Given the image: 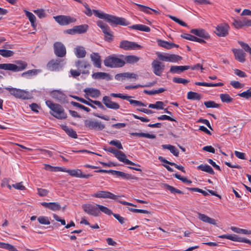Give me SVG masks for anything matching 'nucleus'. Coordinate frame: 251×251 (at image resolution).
Here are the masks:
<instances>
[{
    "instance_id": "32",
    "label": "nucleus",
    "mask_w": 251,
    "mask_h": 251,
    "mask_svg": "<svg viewBox=\"0 0 251 251\" xmlns=\"http://www.w3.org/2000/svg\"><path fill=\"white\" fill-rule=\"evenodd\" d=\"M26 16L28 18L29 20L31 25L34 28H35L37 24H36V17L31 12H29L27 10H24Z\"/></svg>"
},
{
    "instance_id": "51",
    "label": "nucleus",
    "mask_w": 251,
    "mask_h": 251,
    "mask_svg": "<svg viewBox=\"0 0 251 251\" xmlns=\"http://www.w3.org/2000/svg\"><path fill=\"white\" fill-rule=\"evenodd\" d=\"M238 43L245 51L251 55V48L248 44L240 41H238Z\"/></svg>"
},
{
    "instance_id": "44",
    "label": "nucleus",
    "mask_w": 251,
    "mask_h": 251,
    "mask_svg": "<svg viewBox=\"0 0 251 251\" xmlns=\"http://www.w3.org/2000/svg\"><path fill=\"white\" fill-rule=\"evenodd\" d=\"M164 103L161 101H157L154 104H150L149 108L156 109H164Z\"/></svg>"
},
{
    "instance_id": "59",
    "label": "nucleus",
    "mask_w": 251,
    "mask_h": 251,
    "mask_svg": "<svg viewBox=\"0 0 251 251\" xmlns=\"http://www.w3.org/2000/svg\"><path fill=\"white\" fill-rule=\"evenodd\" d=\"M109 144L116 147L119 150L123 149L122 145L119 140H112L109 142Z\"/></svg>"
},
{
    "instance_id": "6",
    "label": "nucleus",
    "mask_w": 251,
    "mask_h": 251,
    "mask_svg": "<svg viewBox=\"0 0 251 251\" xmlns=\"http://www.w3.org/2000/svg\"><path fill=\"white\" fill-rule=\"evenodd\" d=\"M85 126L90 129L96 130H102L105 126L101 122L94 121L92 120H86L84 121Z\"/></svg>"
},
{
    "instance_id": "14",
    "label": "nucleus",
    "mask_w": 251,
    "mask_h": 251,
    "mask_svg": "<svg viewBox=\"0 0 251 251\" xmlns=\"http://www.w3.org/2000/svg\"><path fill=\"white\" fill-rule=\"evenodd\" d=\"M63 60L60 59H53L47 64L48 69L51 71L58 70L63 65Z\"/></svg>"
},
{
    "instance_id": "5",
    "label": "nucleus",
    "mask_w": 251,
    "mask_h": 251,
    "mask_svg": "<svg viewBox=\"0 0 251 251\" xmlns=\"http://www.w3.org/2000/svg\"><path fill=\"white\" fill-rule=\"evenodd\" d=\"M103 63L107 67L116 68L123 67L125 65V61L115 55H111L105 58Z\"/></svg>"
},
{
    "instance_id": "34",
    "label": "nucleus",
    "mask_w": 251,
    "mask_h": 251,
    "mask_svg": "<svg viewBox=\"0 0 251 251\" xmlns=\"http://www.w3.org/2000/svg\"><path fill=\"white\" fill-rule=\"evenodd\" d=\"M75 28L76 34H83L87 31L89 28V26L86 24L75 25Z\"/></svg>"
},
{
    "instance_id": "24",
    "label": "nucleus",
    "mask_w": 251,
    "mask_h": 251,
    "mask_svg": "<svg viewBox=\"0 0 251 251\" xmlns=\"http://www.w3.org/2000/svg\"><path fill=\"white\" fill-rule=\"evenodd\" d=\"M41 204L44 207L54 211L59 210L61 209V206L58 202H43Z\"/></svg>"
},
{
    "instance_id": "29",
    "label": "nucleus",
    "mask_w": 251,
    "mask_h": 251,
    "mask_svg": "<svg viewBox=\"0 0 251 251\" xmlns=\"http://www.w3.org/2000/svg\"><path fill=\"white\" fill-rule=\"evenodd\" d=\"M198 170L209 173L210 175H214L215 172L211 167L207 164H201L197 167Z\"/></svg>"
},
{
    "instance_id": "61",
    "label": "nucleus",
    "mask_w": 251,
    "mask_h": 251,
    "mask_svg": "<svg viewBox=\"0 0 251 251\" xmlns=\"http://www.w3.org/2000/svg\"><path fill=\"white\" fill-rule=\"evenodd\" d=\"M158 120H168L170 121H174V122H176V121L171 117L169 116L166 115H162L157 118Z\"/></svg>"
},
{
    "instance_id": "27",
    "label": "nucleus",
    "mask_w": 251,
    "mask_h": 251,
    "mask_svg": "<svg viewBox=\"0 0 251 251\" xmlns=\"http://www.w3.org/2000/svg\"><path fill=\"white\" fill-rule=\"evenodd\" d=\"M121 56L124 58L123 60L125 61V63L134 64L139 60L138 57L133 55L126 56L122 55Z\"/></svg>"
},
{
    "instance_id": "12",
    "label": "nucleus",
    "mask_w": 251,
    "mask_h": 251,
    "mask_svg": "<svg viewBox=\"0 0 251 251\" xmlns=\"http://www.w3.org/2000/svg\"><path fill=\"white\" fill-rule=\"evenodd\" d=\"M92 196L97 198L110 199L116 200L119 197L114 194L105 191H99L92 195Z\"/></svg>"
},
{
    "instance_id": "62",
    "label": "nucleus",
    "mask_w": 251,
    "mask_h": 251,
    "mask_svg": "<svg viewBox=\"0 0 251 251\" xmlns=\"http://www.w3.org/2000/svg\"><path fill=\"white\" fill-rule=\"evenodd\" d=\"M126 78V73L118 74L115 76V78L117 80H123Z\"/></svg>"
},
{
    "instance_id": "42",
    "label": "nucleus",
    "mask_w": 251,
    "mask_h": 251,
    "mask_svg": "<svg viewBox=\"0 0 251 251\" xmlns=\"http://www.w3.org/2000/svg\"><path fill=\"white\" fill-rule=\"evenodd\" d=\"M119 177H121L122 178L126 180L134 179L137 180L139 179L138 177L137 176L121 171Z\"/></svg>"
},
{
    "instance_id": "54",
    "label": "nucleus",
    "mask_w": 251,
    "mask_h": 251,
    "mask_svg": "<svg viewBox=\"0 0 251 251\" xmlns=\"http://www.w3.org/2000/svg\"><path fill=\"white\" fill-rule=\"evenodd\" d=\"M173 81L176 83H182L186 85L189 82V80L181 77H175L173 78Z\"/></svg>"
},
{
    "instance_id": "2",
    "label": "nucleus",
    "mask_w": 251,
    "mask_h": 251,
    "mask_svg": "<svg viewBox=\"0 0 251 251\" xmlns=\"http://www.w3.org/2000/svg\"><path fill=\"white\" fill-rule=\"evenodd\" d=\"M4 89L9 92L10 96L17 99L29 100L32 98V94L27 91L12 87H5Z\"/></svg>"
},
{
    "instance_id": "31",
    "label": "nucleus",
    "mask_w": 251,
    "mask_h": 251,
    "mask_svg": "<svg viewBox=\"0 0 251 251\" xmlns=\"http://www.w3.org/2000/svg\"><path fill=\"white\" fill-rule=\"evenodd\" d=\"M97 25L101 29L103 33L105 34L110 32V28L108 25L103 21L99 20L97 22Z\"/></svg>"
},
{
    "instance_id": "15",
    "label": "nucleus",
    "mask_w": 251,
    "mask_h": 251,
    "mask_svg": "<svg viewBox=\"0 0 251 251\" xmlns=\"http://www.w3.org/2000/svg\"><path fill=\"white\" fill-rule=\"evenodd\" d=\"M229 26L228 25L220 24L216 28L215 33L220 37H225L228 34Z\"/></svg>"
},
{
    "instance_id": "22",
    "label": "nucleus",
    "mask_w": 251,
    "mask_h": 251,
    "mask_svg": "<svg viewBox=\"0 0 251 251\" xmlns=\"http://www.w3.org/2000/svg\"><path fill=\"white\" fill-rule=\"evenodd\" d=\"M90 58L95 67L99 68L101 67V60L100 56L98 53H92L90 55Z\"/></svg>"
},
{
    "instance_id": "52",
    "label": "nucleus",
    "mask_w": 251,
    "mask_h": 251,
    "mask_svg": "<svg viewBox=\"0 0 251 251\" xmlns=\"http://www.w3.org/2000/svg\"><path fill=\"white\" fill-rule=\"evenodd\" d=\"M37 220L39 223L42 225H50V223L49 218L46 216H39Z\"/></svg>"
},
{
    "instance_id": "40",
    "label": "nucleus",
    "mask_w": 251,
    "mask_h": 251,
    "mask_svg": "<svg viewBox=\"0 0 251 251\" xmlns=\"http://www.w3.org/2000/svg\"><path fill=\"white\" fill-rule=\"evenodd\" d=\"M132 136H138L139 137H146L150 139H155L156 136L154 134H150L149 133H137V132H132L130 133Z\"/></svg>"
},
{
    "instance_id": "28",
    "label": "nucleus",
    "mask_w": 251,
    "mask_h": 251,
    "mask_svg": "<svg viewBox=\"0 0 251 251\" xmlns=\"http://www.w3.org/2000/svg\"><path fill=\"white\" fill-rule=\"evenodd\" d=\"M198 218L203 222L207 223L213 225H216V220L214 219L201 213H198Z\"/></svg>"
},
{
    "instance_id": "18",
    "label": "nucleus",
    "mask_w": 251,
    "mask_h": 251,
    "mask_svg": "<svg viewBox=\"0 0 251 251\" xmlns=\"http://www.w3.org/2000/svg\"><path fill=\"white\" fill-rule=\"evenodd\" d=\"M115 157L121 162L124 163L126 164L130 165L132 166H140L139 164H135V163L131 161L126 158V155L122 151H119L118 153L116 154Z\"/></svg>"
},
{
    "instance_id": "8",
    "label": "nucleus",
    "mask_w": 251,
    "mask_h": 251,
    "mask_svg": "<svg viewBox=\"0 0 251 251\" xmlns=\"http://www.w3.org/2000/svg\"><path fill=\"white\" fill-rule=\"evenodd\" d=\"M97 204L95 205H93L91 204H85L82 205V209L87 214L97 217L99 216L100 212L98 209Z\"/></svg>"
},
{
    "instance_id": "49",
    "label": "nucleus",
    "mask_w": 251,
    "mask_h": 251,
    "mask_svg": "<svg viewBox=\"0 0 251 251\" xmlns=\"http://www.w3.org/2000/svg\"><path fill=\"white\" fill-rule=\"evenodd\" d=\"M165 91H166V90L164 88H160L158 90H151V91L145 90L144 91V93H145V94H147L148 95H155L156 94H159V93L164 92Z\"/></svg>"
},
{
    "instance_id": "16",
    "label": "nucleus",
    "mask_w": 251,
    "mask_h": 251,
    "mask_svg": "<svg viewBox=\"0 0 251 251\" xmlns=\"http://www.w3.org/2000/svg\"><path fill=\"white\" fill-rule=\"evenodd\" d=\"M102 102L107 108L109 109L117 110L120 108V105L118 103L112 101L108 96H105L103 97Z\"/></svg>"
},
{
    "instance_id": "30",
    "label": "nucleus",
    "mask_w": 251,
    "mask_h": 251,
    "mask_svg": "<svg viewBox=\"0 0 251 251\" xmlns=\"http://www.w3.org/2000/svg\"><path fill=\"white\" fill-rule=\"evenodd\" d=\"M53 97L61 103H65L67 101L66 96L62 92L57 91L54 92Z\"/></svg>"
},
{
    "instance_id": "55",
    "label": "nucleus",
    "mask_w": 251,
    "mask_h": 251,
    "mask_svg": "<svg viewBox=\"0 0 251 251\" xmlns=\"http://www.w3.org/2000/svg\"><path fill=\"white\" fill-rule=\"evenodd\" d=\"M238 96L246 99H249L251 98V90L249 89L246 91L239 93Z\"/></svg>"
},
{
    "instance_id": "17",
    "label": "nucleus",
    "mask_w": 251,
    "mask_h": 251,
    "mask_svg": "<svg viewBox=\"0 0 251 251\" xmlns=\"http://www.w3.org/2000/svg\"><path fill=\"white\" fill-rule=\"evenodd\" d=\"M110 96L112 97L119 98L122 99L123 100H127L130 104H134L135 106H139V105H141V104L140 103V101L130 99V98L132 97L131 96H129L126 95H123L122 94H121V93H119V94L111 93Z\"/></svg>"
},
{
    "instance_id": "46",
    "label": "nucleus",
    "mask_w": 251,
    "mask_h": 251,
    "mask_svg": "<svg viewBox=\"0 0 251 251\" xmlns=\"http://www.w3.org/2000/svg\"><path fill=\"white\" fill-rule=\"evenodd\" d=\"M97 205L98 206V209L99 210L100 212L101 211L102 212L108 215H113V213L112 211L107 207L100 204H97Z\"/></svg>"
},
{
    "instance_id": "64",
    "label": "nucleus",
    "mask_w": 251,
    "mask_h": 251,
    "mask_svg": "<svg viewBox=\"0 0 251 251\" xmlns=\"http://www.w3.org/2000/svg\"><path fill=\"white\" fill-rule=\"evenodd\" d=\"M234 73L241 77H245L247 76V75L244 72L237 69L234 70Z\"/></svg>"
},
{
    "instance_id": "11",
    "label": "nucleus",
    "mask_w": 251,
    "mask_h": 251,
    "mask_svg": "<svg viewBox=\"0 0 251 251\" xmlns=\"http://www.w3.org/2000/svg\"><path fill=\"white\" fill-rule=\"evenodd\" d=\"M119 47L126 50L139 49L142 48L140 45L127 40H123L120 43Z\"/></svg>"
},
{
    "instance_id": "35",
    "label": "nucleus",
    "mask_w": 251,
    "mask_h": 251,
    "mask_svg": "<svg viewBox=\"0 0 251 251\" xmlns=\"http://www.w3.org/2000/svg\"><path fill=\"white\" fill-rule=\"evenodd\" d=\"M62 129L71 137L76 139L77 138L76 132L72 128H69L67 126H62Z\"/></svg>"
},
{
    "instance_id": "9",
    "label": "nucleus",
    "mask_w": 251,
    "mask_h": 251,
    "mask_svg": "<svg viewBox=\"0 0 251 251\" xmlns=\"http://www.w3.org/2000/svg\"><path fill=\"white\" fill-rule=\"evenodd\" d=\"M54 52L58 57H63L66 54V49L65 46L60 42H56L53 44Z\"/></svg>"
},
{
    "instance_id": "20",
    "label": "nucleus",
    "mask_w": 251,
    "mask_h": 251,
    "mask_svg": "<svg viewBox=\"0 0 251 251\" xmlns=\"http://www.w3.org/2000/svg\"><path fill=\"white\" fill-rule=\"evenodd\" d=\"M67 173L72 176H75L76 177L79 178H85L86 179L89 178L90 177L92 176V175L88 174V175H84L82 173V172L79 169L76 170H68Z\"/></svg>"
},
{
    "instance_id": "57",
    "label": "nucleus",
    "mask_w": 251,
    "mask_h": 251,
    "mask_svg": "<svg viewBox=\"0 0 251 251\" xmlns=\"http://www.w3.org/2000/svg\"><path fill=\"white\" fill-rule=\"evenodd\" d=\"M34 12L40 19L45 18L46 16L45 10L43 9L35 10L34 11Z\"/></svg>"
},
{
    "instance_id": "26",
    "label": "nucleus",
    "mask_w": 251,
    "mask_h": 251,
    "mask_svg": "<svg viewBox=\"0 0 251 251\" xmlns=\"http://www.w3.org/2000/svg\"><path fill=\"white\" fill-rule=\"evenodd\" d=\"M86 95L90 96L94 98L99 97L100 95V91L93 88H86L84 90Z\"/></svg>"
},
{
    "instance_id": "37",
    "label": "nucleus",
    "mask_w": 251,
    "mask_h": 251,
    "mask_svg": "<svg viewBox=\"0 0 251 251\" xmlns=\"http://www.w3.org/2000/svg\"><path fill=\"white\" fill-rule=\"evenodd\" d=\"M187 98L190 100H200L201 99V96L198 93L190 91L187 93Z\"/></svg>"
},
{
    "instance_id": "36",
    "label": "nucleus",
    "mask_w": 251,
    "mask_h": 251,
    "mask_svg": "<svg viewBox=\"0 0 251 251\" xmlns=\"http://www.w3.org/2000/svg\"><path fill=\"white\" fill-rule=\"evenodd\" d=\"M162 147L163 149L169 150L175 156H178L179 151L175 146L171 145H162Z\"/></svg>"
},
{
    "instance_id": "19",
    "label": "nucleus",
    "mask_w": 251,
    "mask_h": 251,
    "mask_svg": "<svg viewBox=\"0 0 251 251\" xmlns=\"http://www.w3.org/2000/svg\"><path fill=\"white\" fill-rule=\"evenodd\" d=\"M232 52L234 54L235 59L241 63H244L246 61V53L241 49H232Z\"/></svg>"
},
{
    "instance_id": "60",
    "label": "nucleus",
    "mask_w": 251,
    "mask_h": 251,
    "mask_svg": "<svg viewBox=\"0 0 251 251\" xmlns=\"http://www.w3.org/2000/svg\"><path fill=\"white\" fill-rule=\"evenodd\" d=\"M113 216L114 217V218L115 219H116L119 222L123 225L124 224L126 221H127V219L121 216L119 214H115V213H113Z\"/></svg>"
},
{
    "instance_id": "10",
    "label": "nucleus",
    "mask_w": 251,
    "mask_h": 251,
    "mask_svg": "<svg viewBox=\"0 0 251 251\" xmlns=\"http://www.w3.org/2000/svg\"><path fill=\"white\" fill-rule=\"evenodd\" d=\"M75 65L76 67L82 74H89L88 69L90 68L91 65L87 61L85 60H79L75 62Z\"/></svg>"
},
{
    "instance_id": "3",
    "label": "nucleus",
    "mask_w": 251,
    "mask_h": 251,
    "mask_svg": "<svg viewBox=\"0 0 251 251\" xmlns=\"http://www.w3.org/2000/svg\"><path fill=\"white\" fill-rule=\"evenodd\" d=\"M15 63V64L12 63L0 64V69L18 72L23 71L27 66V63L22 60H16Z\"/></svg>"
},
{
    "instance_id": "23",
    "label": "nucleus",
    "mask_w": 251,
    "mask_h": 251,
    "mask_svg": "<svg viewBox=\"0 0 251 251\" xmlns=\"http://www.w3.org/2000/svg\"><path fill=\"white\" fill-rule=\"evenodd\" d=\"M189 66H172L169 73L179 74L185 70L189 69Z\"/></svg>"
},
{
    "instance_id": "50",
    "label": "nucleus",
    "mask_w": 251,
    "mask_h": 251,
    "mask_svg": "<svg viewBox=\"0 0 251 251\" xmlns=\"http://www.w3.org/2000/svg\"><path fill=\"white\" fill-rule=\"evenodd\" d=\"M204 104L207 108H219L221 106L220 104L216 103L211 100L205 101Z\"/></svg>"
},
{
    "instance_id": "53",
    "label": "nucleus",
    "mask_w": 251,
    "mask_h": 251,
    "mask_svg": "<svg viewBox=\"0 0 251 251\" xmlns=\"http://www.w3.org/2000/svg\"><path fill=\"white\" fill-rule=\"evenodd\" d=\"M168 17L171 19H172V20H173L174 21H175V22H176V23L178 24L179 25H182V26H185V27H187L188 26V25L186 23H185L184 22L180 20V19H179L178 18H176V17H175V16H172V15H168Z\"/></svg>"
},
{
    "instance_id": "13",
    "label": "nucleus",
    "mask_w": 251,
    "mask_h": 251,
    "mask_svg": "<svg viewBox=\"0 0 251 251\" xmlns=\"http://www.w3.org/2000/svg\"><path fill=\"white\" fill-rule=\"evenodd\" d=\"M151 67L155 75L160 76L165 68V65L161 62L154 60L151 63Z\"/></svg>"
},
{
    "instance_id": "56",
    "label": "nucleus",
    "mask_w": 251,
    "mask_h": 251,
    "mask_svg": "<svg viewBox=\"0 0 251 251\" xmlns=\"http://www.w3.org/2000/svg\"><path fill=\"white\" fill-rule=\"evenodd\" d=\"M134 4L135 5H137V6H138L141 11H143L148 14L151 13V12H150V11L151 10V8H150L148 6H144L143 5H141V4H137V3H134Z\"/></svg>"
},
{
    "instance_id": "38",
    "label": "nucleus",
    "mask_w": 251,
    "mask_h": 251,
    "mask_svg": "<svg viewBox=\"0 0 251 251\" xmlns=\"http://www.w3.org/2000/svg\"><path fill=\"white\" fill-rule=\"evenodd\" d=\"M40 71L39 70L33 69L28 70L25 72L21 74V76L24 77L26 78H30L31 76L33 75H37L38 72H40Z\"/></svg>"
},
{
    "instance_id": "33",
    "label": "nucleus",
    "mask_w": 251,
    "mask_h": 251,
    "mask_svg": "<svg viewBox=\"0 0 251 251\" xmlns=\"http://www.w3.org/2000/svg\"><path fill=\"white\" fill-rule=\"evenodd\" d=\"M130 28L145 32H150V28L144 25L137 24L129 26Z\"/></svg>"
},
{
    "instance_id": "1",
    "label": "nucleus",
    "mask_w": 251,
    "mask_h": 251,
    "mask_svg": "<svg viewBox=\"0 0 251 251\" xmlns=\"http://www.w3.org/2000/svg\"><path fill=\"white\" fill-rule=\"evenodd\" d=\"M93 12L95 16L100 19L105 20L111 26H115L117 25H129V23L124 18L118 17L112 15L100 12L97 10H93Z\"/></svg>"
},
{
    "instance_id": "21",
    "label": "nucleus",
    "mask_w": 251,
    "mask_h": 251,
    "mask_svg": "<svg viewBox=\"0 0 251 251\" xmlns=\"http://www.w3.org/2000/svg\"><path fill=\"white\" fill-rule=\"evenodd\" d=\"M190 32L204 39H208L210 38L209 34L203 29H192L191 30Z\"/></svg>"
},
{
    "instance_id": "41",
    "label": "nucleus",
    "mask_w": 251,
    "mask_h": 251,
    "mask_svg": "<svg viewBox=\"0 0 251 251\" xmlns=\"http://www.w3.org/2000/svg\"><path fill=\"white\" fill-rule=\"evenodd\" d=\"M164 188L170 191V192L172 194L178 193L180 194H183V192L175 188V187L169 185L168 184L164 183L163 184Z\"/></svg>"
},
{
    "instance_id": "7",
    "label": "nucleus",
    "mask_w": 251,
    "mask_h": 251,
    "mask_svg": "<svg viewBox=\"0 0 251 251\" xmlns=\"http://www.w3.org/2000/svg\"><path fill=\"white\" fill-rule=\"evenodd\" d=\"M53 19L55 20V22L60 25H66L76 21L75 18L65 15L54 16Z\"/></svg>"
},
{
    "instance_id": "4",
    "label": "nucleus",
    "mask_w": 251,
    "mask_h": 251,
    "mask_svg": "<svg viewBox=\"0 0 251 251\" xmlns=\"http://www.w3.org/2000/svg\"><path fill=\"white\" fill-rule=\"evenodd\" d=\"M47 105L53 111L51 113L54 117L58 119H65L67 115L64 112L63 107L59 104L54 103L51 100H48L46 101Z\"/></svg>"
},
{
    "instance_id": "48",
    "label": "nucleus",
    "mask_w": 251,
    "mask_h": 251,
    "mask_svg": "<svg viewBox=\"0 0 251 251\" xmlns=\"http://www.w3.org/2000/svg\"><path fill=\"white\" fill-rule=\"evenodd\" d=\"M182 57L176 54H169V62H176L181 60Z\"/></svg>"
},
{
    "instance_id": "25",
    "label": "nucleus",
    "mask_w": 251,
    "mask_h": 251,
    "mask_svg": "<svg viewBox=\"0 0 251 251\" xmlns=\"http://www.w3.org/2000/svg\"><path fill=\"white\" fill-rule=\"evenodd\" d=\"M92 77L95 79H111V77L109 74L104 72H97L92 75Z\"/></svg>"
},
{
    "instance_id": "39",
    "label": "nucleus",
    "mask_w": 251,
    "mask_h": 251,
    "mask_svg": "<svg viewBox=\"0 0 251 251\" xmlns=\"http://www.w3.org/2000/svg\"><path fill=\"white\" fill-rule=\"evenodd\" d=\"M75 54L77 58H83L86 55V52L82 47H78L75 48Z\"/></svg>"
},
{
    "instance_id": "43",
    "label": "nucleus",
    "mask_w": 251,
    "mask_h": 251,
    "mask_svg": "<svg viewBox=\"0 0 251 251\" xmlns=\"http://www.w3.org/2000/svg\"><path fill=\"white\" fill-rule=\"evenodd\" d=\"M157 42L158 45L161 47L164 48L166 49H171V42L165 41L161 39H158Z\"/></svg>"
},
{
    "instance_id": "47",
    "label": "nucleus",
    "mask_w": 251,
    "mask_h": 251,
    "mask_svg": "<svg viewBox=\"0 0 251 251\" xmlns=\"http://www.w3.org/2000/svg\"><path fill=\"white\" fill-rule=\"evenodd\" d=\"M14 52L10 50L0 49V55L4 57H10L13 56Z\"/></svg>"
},
{
    "instance_id": "63",
    "label": "nucleus",
    "mask_w": 251,
    "mask_h": 251,
    "mask_svg": "<svg viewBox=\"0 0 251 251\" xmlns=\"http://www.w3.org/2000/svg\"><path fill=\"white\" fill-rule=\"evenodd\" d=\"M38 194L41 197H44L48 195L49 191L45 189L38 188Z\"/></svg>"
},
{
    "instance_id": "58",
    "label": "nucleus",
    "mask_w": 251,
    "mask_h": 251,
    "mask_svg": "<svg viewBox=\"0 0 251 251\" xmlns=\"http://www.w3.org/2000/svg\"><path fill=\"white\" fill-rule=\"evenodd\" d=\"M128 210L134 213H140L144 214H151V212L146 210L143 209H134L132 208L128 207Z\"/></svg>"
},
{
    "instance_id": "45",
    "label": "nucleus",
    "mask_w": 251,
    "mask_h": 251,
    "mask_svg": "<svg viewBox=\"0 0 251 251\" xmlns=\"http://www.w3.org/2000/svg\"><path fill=\"white\" fill-rule=\"evenodd\" d=\"M220 98L223 102L230 103L233 101V99L227 94H221Z\"/></svg>"
}]
</instances>
